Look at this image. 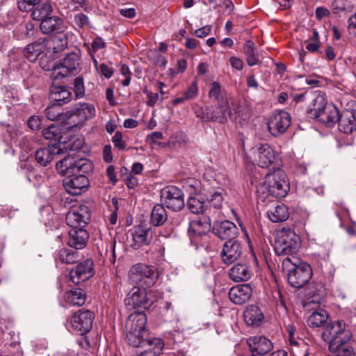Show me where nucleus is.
Returning <instances> with one entry per match:
<instances>
[{"mask_svg":"<svg viewBox=\"0 0 356 356\" xmlns=\"http://www.w3.org/2000/svg\"><path fill=\"white\" fill-rule=\"evenodd\" d=\"M324 341L329 343V350L335 352L339 346L350 340L351 334L346 329V324L342 321H337L329 324L321 334Z\"/></svg>","mask_w":356,"mask_h":356,"instance_id":"f257e3e1","label":"nucleus"},{"mask_svg":"<svg viewBox=\"0 0 356 356\" xmlns=\"http://www.w3.org/2000/svg\"><path fill=\"white\" fill-rule=\"evenodd\" d=\"M112 142L115 147L118 148V149H124L125 144L122 140V134L121 132L117 131L115 133L112 138Z\"/></svg>","mask_w":356,"mask_h":356,"instance_id":"0e129e2a","label":"nucleus"},{"mask_svg":"<svg viewBox=\"0 0 356 356\" xmlns=\"http://www.w3.org/2000/svg\"><path fill=\"white\" fill-rule=\"evenodd\" d=\"M282 176V172L280 170L275 172L273 174H266L265 176V181L264 182V187L269 192L273 186L276 185L281 181L280 177Z\"/></svg>","mask_w":356,"mask_h":356,"instance_id":"603ef678","label":"nucleus"},{"mask_svg":"<svg viewBox=\"0 0 356 356\" xmlns=\"http://www.w3.org/2000/svg\"><path fill=\"white\" fill-rule=\"evenodd\" d=\"M319 298L316 297L309 298L303 307L305 309L314 310L307 318V324L310 327L315 328L323 326L328 318V314L325 310L319 308Z\"/></svg>","mask_w":356,"mask_h":356,"instance_id":"1a4fd4ad","label":"nucleus"},{"mask_svg":"<svg viewBox=\"0 0 356 356\" xmlns=\"http://www.w3.org/2000/svg\"><path fill=\"white\" fill-rule=\"evenodd\" d=\"M56 169L67 175H84L92 170V163L86 159L74 160L72 157H65L57 162Z\"/></svg>","mask_w":356,"mask_h":356,"instance_id":"7ed1b4c3","label":"nucleus"},{"mask_svg":"<svg viewBox=\"0 0 356 356\" xmlns=\"http://www.w3.org/2000/svg\"><path fill=\"white\" fill-rule=\"evenodd\" d=\"M94 264L92 260L86 259L79 263L70 272L71 281L75 284L83 282L94 275Z\"/></svg>","mask_w":356,"mask_h":356,"instance_id":"2eb2a0df","label":"nucleus"},{"mask_svg":"<svg viewBox=\"0 0 356 356\" xmlns=\"http://www.w3.org/2000/svg\"><path fill=\"white\" fill-rule=\"evenodd\" d=\"M41 0H17L18 9L24 13H29L34 9Z\"/></svg>","mask_w":356,"mask_h":356,"instance_id":"5fc2aeb1","label":"nucleus"},{"mask_svg":"<svg viewBox=\"0 0 356 356\" xmlns=\"http://www.w3.org/2000/svg\"><path fill=\"white\" fill-rule=\"evenodd\" d=\"M42 120L38 115L31 116L28 121V127L33 131H37L41 128Z\"/></svg>","mask_w":356,"mask_h":356,"instance_id":"680f3d73","label":"nucleus"},{"mask_svg":"<svg viewBox=\"0 0 356 356\" xmlns=\"http://www.w3.org/2000/svg\"><path fill=\"white\" fill-rule=\"evenodd\" d=\"M127 338L129 345L133 347L140 348L143 342L145 340L147 333H142L141 332L135 331L133 330L126 329Z\"/></svg>","mask_w":356,"mask_h":356,"instance_id":"a18cd8bd","label":"nucleus"},{"mask_svg":"<svg viewBox=\"0 0 356 356\" xmlns=\"http://www.w3.org/2000/svg\"><path fill=\"white\" fill-rule=\"evenodd\" d=\"M187 207L194 214L202 213L205 209L204 202L195 197L188 199Z\"/></svg>","mask_w":356,"mask_h":356,"instance_id":"3c124183","label":"nucleus"},{"mask_svg":"<svg viewBox=\"0 0 356 356\" xmlns=\"http://www.w3.org/2000/svg\"><path fill=\"white\" fill-rule=\"evenodd\" d=\"M74 22L77 27L81 29L89 26L90 24L88 17L82 13H79L74 15Z\"/></svg>","mask_w":356,"mask_h":356,"instance_id":"6e6d98bb","label":"nucleus"},{"mask_svg":"<svg viewBox=\"0 0 356 356\" xmlns=\"http://www.w3.org/2000/svg\"><path fill=\"white\" fill-rule=\"evenodd\" d=\"M247 343L252 356L265 355L273 348L271 341L263 336L250 337Z\"/></svg>","mask_w":356,"mask_h":356,"instance_id":"aec40b11","label":"nucleus"},{"mask_svg":"<svg viewBox=\"0 0 356 356\" xmlns=\"http://www.w3.org/2000/svg\"><path fill=\"white\" fill-rule=\"evenodd\" d=\"M301 246L300 237L296 233L291 235V254L296 252Z\"/></svg>","mask_w":356,"mask_h":356,"instance_id":"e2e57ef3","label":"nucleus"},{"mask_svg":"<svg viewBox=\"0 0 356 356\" xmlns=\"http://www.w3.org/2000/svg\"><path fill=\"white\" fill-rule=\"evenodd\" d=\"M240 106L236 104L234 101L227 98L218 104V111H212L207 108L206 113L202 117L205 122L213 121L224 124L232 118L233 114L239 112Z\"/></svg>","mask_w":356,"mask_h":356,"instance_id":"f03ea898","label":"nucleus"},{"mask_svg":"<svg viewBox=\"0 0 356 356\" xmlns=\"http://www.w3.org/2000/svg\"><path fill=\"white\" fill-rule=\"evenodd\" d=\"M47 49L54 54L59 53L63 51L68 45V39L65 33H60L54 36L50 40H45Z\"/></svg>","mask_w":356,"mask_h":356,"instance_id":"f704fd0d","label":"nucleus"},{"mask_svg":"<svg viewBox=\"0 0 356 356\" xmlns=\"http://www.w3.org/2000/svg\"><path fill=\"white\" fill-rule=\"evenodd\" d=\"M90 182L85 175H68L63 180V186L67 193L79 195L85 192Z\"/></svg>","mask_w":356,"mask_h":356,"instance_id":"9b49d317","label":"nucleus"},{"mask_svg":"<svg viewBox=\"0 0 356 356\" xmlns=\"http://www.w3.org/2000/svg\"><path fill=\"white\" fill-rule=\"evenodd\" d=\"M124 303L129 309L138 308L147 309L151 307L153 300L147 297V292L145 287L136 286L127 293Z\"/></svg>","mask_w":356,"mask_h":356,"instance_id":"0eeeda50","label":"nucleus"},{"mask_svg":"<svg viewBox=\"0 0 356 356\" xmlns=\"http://www.w3.org/2000/svg\"><path fill=\"white\" fill-rule=\"evenodd\" d=\"M46 117L51 121H64V114L61 112L60 106L53 103L52 105L48 106L45 111Z\"/></svg>","mask_w":356,"mask_h":356,"instance_id":"de8ad7c7","label":"nucleus"},{"mask_svg":"<svg viewBox=\"0 0 356 356\" xmlns=\"http://www.w3.org/2000/svg\"><path fill=\"white\" fill-rule=\"evenodd\" d=\"M60 149L57 145H48L47 147L38 149L35 154L37 163L41 166H47L59 154Z\"/></svg>","mask_w":356,"mask_h":356,"instance_id":"b1692460","label":"nucleus"},{"mask_svg":"<svg viewBox=\"0 0 356 356\" xmlns=\"http://www.w3.org/2000/svg\"><path fill=\"white\" fill-rule=\"evenodd\" d=\"M184 193L175 186H168L161 191V204L173 211H179L184 207Z\"/></svg>","mask_w":356,"mask_h":356,"instance_id":"423d86ee","label":"nucleus"},{"mask_svg":"<svg viewBox=\"0 0 356 356\" xmlns=\"http://www.w3.org/2000/svg\"><path fill=\"white\" fill-rule=\"evenodd\" d=\"M252 294V289L249 284H241L230 289L229 298L233 303L242 305L250 300Z\"/></svg>","mask_w":356,"mask_h":356,"instance_id":"5701e85b","label":"nucleus"},{"mask_svg":"<svg viewBox=\"0 0 356 356\" xmlns=\"http://www.w3.org/2000/svg\"><path fill=\"white\" fill-rule=\"evenodd\" d=\"M243 53L246 56L245 60L249 66L255 65L259 62V54L252 41L248 40L245 42L243 45Z\"/></svg>","mask_w":356,"mask_h":356,"instance_id":"79ce46f5","label":"nucleus"},{"mask_svg":"<svg viewBox=\"0 0 356 356\" xmlns=\"http://www.w3.org/2000/svg\"><path fill=\"white\" fill-rule=\"evenodd\" d=\"M22 135V132L13 126L0 124V138L2 137L7 143H16Z\"/></svg>","mask_w":356,"mask_h":356,"instance_id":"ea45409f","label":"nucleus"},{"mask_svg":"<svg viewBox=\"0 0 356 356\" xmlns=\"http://www.w3.org/2000/svg\"><path fill=\"white\" fill-rule=\"evenodd\" d=\"M243 317L248 325L257 327L261 324L264 316L259 307L251 305L246 307Z\"/></svg>","mask_w":356,"mask_h":356,"instance_id":"2f4dec72","label":"nucleus"},{"mask_svg":"<svg viewBox=\"0 0 356 356\" xmlns=\"http://www.w3.org/2000/svg\"><path fill=\"white\" fill-rule=\"evenodd\" d=\"M274 249L276 254L287 255L289 252V229L283 227L277 233L275 241Z\"/></svg>","mask_w":356,"mask_h":356,"instance_id":"c756f323","label":"nucleus"},{"mask_svg":"<svg viewBox=\"0 0 356 356\" xmlns=\"http://www.w3.org/2000/svg\"><path fill=\"white\" fill-rule=\"evenodd\" d=\"M198 93V88L196 81H193L188 86L186 91L184 93L185 99L190 100L194 99Z\"/></svg>","mask_w":356,"mask_h":356,"instance_id":"bf43d9fd","label":"nucleus"},{"mask_svg":"<svg viewBox=\"0 0 356 356\" xmlns=\"http://www.w3.org/2000/svg\"><path fill=\"white\" fill-rule=\"evenodd\" d=\"M74 90L76 97H82L85 94V87L83 78L78 76L75 78L74 81Z\"/></svg>","mask_w":356,"mask_h":356,"instance_id":"13d9d810","label":"nucleus"},{"mask_svg":"<svg viewBox=\"0 0 356 356\" xmlns=\"http://www.w3.org/2000/svg\"><path fill=\"white\" fill-rule=\"evenodd\" d=\"M209 97L211 99L216 101L218 104L228 98L225 91L222 88L220 83L216 81L213 82L211 85L209 91Z\"/></svg>","mask_w":356,"mask_h":356,"instance_id":"49530a36","label":"nucleus"},{"mask_svg":"<svg viewBox=\"0 0 356 356\" xmlns=\"http://www.w3.org/2000/svg\"><path fill=\"white\" fill-rule=\"evenodd\" d=\"M96 113L94 106L89 103L76 104L71 109V118H77L74 120L76 124H83L85 121L95 117Z\"/></svg>","mask_w":356,"mask_h":356,"instance_id":"6ab92c4d","label":"nucleus"},{"mask_svg":"<svg viewBox=\"0 0 356 356\" xmlns=\"http://www.w3.org/2000/svg\"><path fill=\"white\" fill-rule=\"evenodd\" d=\"M47 49L45 40H38L27 44L24 49V55L27 60L34 62Z\"/></svg>","mask_w":356,"mask_h":356,"instance_id":"72a5a7b5","label":"nucleus"},{"mask_svg":"<svg viewBox=\"0 0 356 356\" xmlns=\"http://www.w3.org/2000/svg\"><path fill=\"white\" fill-rule=\"evenodd\" d=\"M241 243L235 239H229L224 243L220 252L222 261L226 265H230L241 257Z\"/></svg>","mask_w":356,"mask_h":356,"instance_id":"dca6fc26","label":"nucleus"},{"mask_svg":"<svg viewBox=\"0 0 356 356\" xmlns=\"http://www.w3.org/2000/svg\"><path fill=\"white\" fill-rule=\"evenodd\" d=\"M253 160L263 168H269L274 162L275 156L272 147L267 143L252 148Z\"/></svg>","mask_w":356,"mask_h":356,"instance_id":"4468645a","label":"nucleus"},{"mask_svg":"<svg viewBox=\"0 0 356 356\" xmlns=\"http://www.w3.org/2000/svg\"><path fill=\"white\" fill-rule=\"evenodd\" d=\"M311 266L306 262L291 259V286L300 289L312 277Z\"/></svg>","mask_w":356,"mask_h":356,"instance_id":"6e6552de","label":"nucleus"},{"mask_svg":"<svg viewBox=\"0 0 356 356\" xmlns=\"http://www.w3.org/2000/svg\"><path fill=\"white\" fill-rule=\"evenodd\" d=\"M61 134V128L54 124H51L42 130V135L44 138L50 140H60Z\"/></svg>","mask_w":356,"mask_h":356,"instance_id":"09e8293b","label":"nucleus"},{"mask_svg":"<svg viewBox=\"0 0 356 356\" xmlns=\"http://www.w3.org/2000/svg\"><path fill=\"white\" fill-rule=\"evenodd\" d=\"M90 209L86 204H80L70 210L65 218L66 223L73 228L84 229L90 220Z\"/></svg>","mask_w":356,"mask_h":356,"instance_id":"9d476101","label":"nucleus"},{"mask_svg":"<svg viewBox=\"0 0 356 356\" xmlns=\"http://www.w3.org/2000/svg\"><path fill=\"white\" fill-rule=\"evenodd\" d=\"M335 352H337V356H355L350 346H339Z\"/></svg>","mask_w":356,"mask_h":356,"instance_id":"774afa93","label":"nucleus"},{"mask_svg":"<svg viewBox=\"0 0 356 356\" xmlns=\"http://www.w3.org/2000/svg\"><path fill=\"white\" fill-rule=\"evenodd\" d=\"M268 192L272 196L277 198H282L286 196L287 190H289V183H286L284 180L281 181Z\"/></svg>","mask_w":356,"mask_h":356,"instance_id":"8fccbe9b","label":"nucleus"},{"mask_svg":"<svg viewBox=\"0 0 356 356\" xmlns=\"http://www.w3.org/2000/svg\"><path fill=\"white\" fill-rule=\"evenodd\" d=\"M339 115L338 108L333 104H329L319 113L314 114L313 118L327 127H331L338 121Z\"/></svg>","mask_w":356,"mask_h":356,"instance_id":"4be33fe9","label":"nucleus"},{"mask_svg":"<svg viewBox=\"0 0 356 356\" xmlns=\"http://www.w3.org/2000/svg\"><path fill=\"white\" fill-rule=\"evenodd\" d=\"M163 346L164 343L161 339H145L140 347L144 350L140 352L137 351L136 354L140 356H155L161 353Z\"/></svg>","mask_w":356,"mask_h":356,"instance_id":"bb28decb","label":"nucleus"},{"mask_svg":"<svg viewBox=\"0 0 356 356\" xmlns=\"http://www.w3.org/2000/svg\"><path fill=\"white\" fill-rule=\"evenodd\" d=\"M289 127V113L285 111H275L269 118L268 128L274 136L284 133Z\"/></svg>","mask_w":356,"mask_h":356,"instance_id":"ddd939ff","label":"nucleus"},{"mask_svg":"<svg viewBox=\"0 0 356 356\" xmlns=\"http://www.w3.org/2000/svg\"><path fill=\"white\" fill-rule=\"evenodd\" d=\"M211 229V219L207 216H202L198 220H194L189 223L188 234L193 241L205 236Z\"/></svg>","mask_w":356,"mask_h":356,"instance_id":"a211bd4d","label":"nucleus"},{"mask_svg":"<svg viewBox=\"0 0 356 356\" xmlns=\"http://www.w3.org/2000/svg\"><path fill=\"white\" fill-rule=\"evenodd\" d=\"M163 134L160 131H154L149 134L146 138V142L152 143L160 147H163L165 145L163 143L159 142L158 140L163 138Z\"/></svg>","mask_w":356,"mask_h":356,"instance_id":"4d7b16f0","label":"nucleus"},{"mask_svg":"<svg viewBox=\"0 0 356 356\" xmlns=\"http://www.w3.org/2000/svg\"><path fill=\"white\" fill-rule=\"evenodd\" d=\"M40 28L42 33H61L64 29L63 20L56 15H51L40 22Z\"/></svg>","mask_w":356,"mask_h":356,"instance_id":"a878e982","label":"nucleus"},{"mask_svg":"<svg viewBox=\"0 0 356 356\" xmlns=\"http://www.w3.org/2000/svg\"><path fill=\"white\" fill-rule=\"evenodd\" d=\"M53 8L50 3L47 2L38 6L32 10L31 16L34 20L40 21L51 16Z\"/></svg>","mask_w":356,"mask_h":356,"instance_id":"37998d69","label":"nucleus"},{"mask_svg":"<svg viewBox=\"0 0 356 356\" xmlns=\"http://www.w3.org/2000/svg\"><path fill=\"white\" fill-rule=\"evenodd\" d=\"M271 221L275 222H283L289 218V213L286 205H277L273 211L268 212Z\"/></svg>","mask_w":356,"mask_h":356,"instance_id":"c03bdc74","label":"nucleus"},{"mask_svg":"<svg viewBox=\"0 0 356 356\" xmlns=\"http://www.w3.org/2000/svg\"><path fill=\"white\" fill-rule=\"evenodd\" d=\"M56 79L65 78L77 74L80 70V52H72L66 55L64 59L54 68Z\"/></svg>","mask_w":356,"mask_h":356,"instance_id":"20e7f679","label":"nucleus"},{"mask_svg":"<svg viewBox=\"0 0 356 356\" xmlns=\"http://www.w3.org/2000/svg\"><path fill=\"white\" fill-rule=\"evenodd\" d=\"M49 99L52 103L60 106L71 100L72 92L64 86H54L51 89Z\"/></svg>","mask_w":356,"mask_h":356,"instance_id":"7c9ffc66","label":"nucleus"},{"mask_svg":"<svg viewBox=\"0 0 356 356\" xmlns=\"http://www.w3.org/2000/svg\"><path fill=\"white\" fill-rule=\"evenodd\" d=\"M199 193L209 202L211 206L216 209H220L222 207L224 201L222 192L207 191L204 185Z\"/></svg>","mask_w":356,"mask_h":356,"instance_id":"58836bf2","label":"nucleus"},{"mask_svg":"<svg viewBox=\"0 0 356 356\" xmlns=\"http://www.w3.org/2000/svg\"><path fill=\"white\" fill-rule=\"evenodd\" d=\"M98 71L106 79H110L114 72L113 68L105 63L99 65Z\"/></svg>","mask_w":356,"mask_h":356,"instance_id":"338daca9","label":"nucleus"},{"mask_svg":"<svg viewBox=\"0 0 356 356\" xmlns=\"http://www.w3.org/2000/svg\"><path fill=\"white\" fill-rule=\"evenodd\" d=\"M88 238V234L86 229L82 228H73L69 230V246L76 250L83 248L86 245Z\"/></svg>","mask_w":356,"mask_h":356,"instance_id":"393cba45","label":"nucleus"},{"mask_svg":"<svg viewBox=\"0 0 356 356\" xmlns=\"http://www.w3.org/2000/svg\"><path fill=\"white\" fill-rule=\"evenodd\" d=\"M157 274L153 267L137 264L134 265L129 272V280L132 284H141L151 286L154 284Z\"/></svg>","mask_w":356,"mask_h":356,"instance_id":"39448f33","label":"nucleus"},{"mask_svg":"<svg viewBox=\"0 0 356 356\" xmlns=\"http://www.w3.org/2000/svg\"><path fill=\"white\" fill-rule=\"evenodd\" d=\"M133 243L131 246L138 249L148 245L152 239L153 232L150 227L142 225L135 226L131 233Z\"/></svg>","mask_w":356,"mask_h":356,"instance_id":"f3484780","label":"nucleus"},{"mask_svg":"<svg viewBox=\"0 0 356 356\" xmlns=\"http://www.w3.org/2000/svg\"><path fill=\"white\" fill-rule=\"evenodd\" d=\"M168 213L163 204H156L151 212L149 222L154 227L163 225L168 220Z\"/></svg>","mask_w":356,"mask_h":356,"instance_id":"e433bc0d","label":"nucleus"},{"mask_svg":"<svg viewBox=\"0 0 356 356\" xmlns=\"http://www.w3.org/2000/svg\"><path fill=\"white\" fill-rule=\"evenodd\" d=\"M278 294V303L277 305V309L280 312H287V305H286V296L284 294V293L280 289L277 291Z\"/></svg>","mask_w":356,"mask_h":356,"instance_id":"052dcab7","label":"nucleus"},{"mask_svg":"<svg viewBox=\"0 0 356 356\" xmlns=\"http://www.w3.org/2000/svg\"><path fill=\"white\" fill-rule=\"evenodd\" d=\"M251 270L245 264H234L229 272V278L235 282H245L251 277Z\"/></svg>","mask_w":356,"mask_h":356,"instance_id":"473e14b6","label":"nucleus"},{"mask_svg":"<svg viewBox=\"0 0 356 356\" xmlns=\"http://www.w3.org/2000/svg\"><path fill=\"white\" fill-rule=\"evenodd\" d=\"M79 259V255L77 251L68 249L62 248L55 254V261L56 263L65 264H74Z\"/></svg>","mask_w":356,"mask_h":356,"instance_id":"c9c22d12","label":"nucleus"},{"mask_svg":"<svg viewBox=\"0 0 356 356\" xmlns=\"http://www.w3.org/2000/svg\"><path fill=\"white\" fill-rule=\"evenodd\" d=\"M213 232L222 240H234L238 234V228L234 222L224 220L216 222L213 227Z\"/></svg>","mask_w":356,"mask_h":356,"instance_id":"412c9836","label":"nucleus"},{"mask_svg":"<svg viewBox=\"0 0 356 356\" xmlns=\"http://www.w3.org/2000/svg\"><path fill=\"white\" fill-rule=\"evenodd\" d=\"M331 6L334 14H339L346 10L344 0H334Z\"/></svg>","mask_w":356,"mask_h":356,"instance_id":"69168bd1","label":"nucleus"},{"mask_svg":"<svg viewBox=\"0 0 356 356\" xmlns=\"http://www.w3.org/2000/svg\"><path fill=\"white\" fill-rule=\"evenodd\" d=\"M147 316L144 312H134L130 314L126 321V329L133 330L142 333H147L145 329Z\"/></svg>","mask_w":356,"mask_h":356,"instance_id":"cd10ccee","label":"nucleus"},{"mask_svg":"<svg viewBox=\"0 0 356 356\" xmlns=\"http://www.w3.org/2000/svg\"><path fill=\"white\" fill-rule=\"evenodd\" d=\"M282 176V172L280 170L275 172L273 174H266L265 176V181L264 182V187L269 192L273 186L276 185L281 181L280 177Z\"/></svg>","mask_w":356,"mask_h":356,"instance_id":"864d4df0","label":"nucleus"},{"mask_svg":"<svg viewBox=\"0 0 356 356\" xmlns=\"http://www.w3.org/2000/svg\"><path fill=\"white\" fill-rule=\"evenodd\" d=\"M94 318V313L90 310H79L72 316L71 324L79 334L83 335L92 329Z\"/></svg>","mask_w":356,"mask_h":356,"instance_id":"f8f14e48","label":"nucleus"},{"mask_svg":"<svg viewBox=\"0 0 356 356\" xmlns=\"http://www.w3.org/2000/svg\"><path fill=\"white\" fill-rule=\"evenodd\" d=\"M339 130L346 134H352L356 130V114L353 111L343 112L339 115Z\"/></svg>","mask_w":356,"mask_h":356,"instance_id":"c85d7f7f","label":"nucleus"},{"mask_svg":"<svg viewBox=\"0 0 356 356\" xmlns=\"http://www.w3.org/2000/svg\"><path fill=\"white\" fill-rule=\"evenodd\" d=\"M310 114L312 117L314 114L319 113L329 104L327 102L326 95L323 92H316L312 95Z\"/></svg>","mask_w":356,"mask_h":356,"instance_id":"a19ab883","label":"nucleus"},{"mask_svg":"<svg viewBox=\"0 0 356 356\" xmlns=\"http://www.w3.org/2000/svg\"><path fill=\"white\" fill-rule=\"evenodd\" d=\"M65 298L68 304L80 307L86 302V293L83 289L75 288L66 292Z\"/></svg>","mask_w":356,"mask_h":356,"instance_id":"4c0bfd02","label":"nucleus"}]
</instances>
